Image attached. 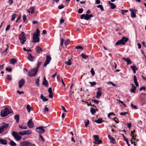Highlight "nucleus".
Wrapping results in <instances>:
<instances>
[{"mask_svg":"<svg viewBox=\"0 0 146 146\" xmlns=\"http://www.w3.org/2000/svg\"><path fill=\"white\" fill-rule=\"evenodd\" d=\"M36 33L35 32L33 35V42H36L39 41V38L38 36L40 35V31L38 29L36 30Z\"/></svg>","mask_w":146,"mask_h":146,"instance_id":"nucleus-1","label":"nucleus"},{"mask_svg":"<svg viewBox=\"0 0 146 146\" xmlns=\"http://www.w3.org/2000/svg\"><path fill=\"white\" fill-rule=\"evenodd\" d=\"M128 40V38L125 37H122L121 39L118 41L115 44L116 45H118L120 44L124 45L125 44V42L127 41Z\"/></svg>","mask_w":146,"mask_h":146,"instance_id":"nucleus-2","label":"nucleus"},{"mask_svg":"<svg viewBox=\"0 0 146 146\" xmlns=\"http://www.w3.org/2000/svg\"><path fill=\"white\" fill-rule=\"evenodd\" d=\"M38 71L37 68H34L28 72V75L30 77L34 76L36 74Z\"/></svg>","mask_w":146,"mask_h":146,"instance_id":"nucleus-3","label":"nucleus"},{"mask_svg":"<svg viewBox=\"0 0 146 146\" xmlns=\"http://www.w3.org/2000/svg\"><path fill=\"white\" fill-rule=\"evenodd\" d=\"M19 135V133L15 131H13L12 132V135L17 141H19L22 139V137Z\"/></svg>","mask_w":146,"mask_h":146,"instance_id":"nucleus-4","label":"nucleus"},{"mask_svg":"<svg viewBox=\"0 0 146 146\" xmlns=\"http://www.w3.org/2000/svg\"><path fill=\"white\" fill-rule=\"evenodd\" d=\"M9 109L7 108H5L3 110H2L1 112V115L2 117H5L10 113Z\"/></svg>","mask_w":146,"mask_h":146,"instance_id":"nucleus-5","label":"nucleus"},{"mask_svg":"<svg viewBox=\"0 0 146 146\" xmlns=\"http://www.w3.org/2000/svg\"><path fill=\"white\" fill-rule=\"evenodd\" d=\"M21 34L20 35L19 37V39L20 40V43L22 44H23L26 41V39L25 36V33L23 32H22Z\"/></svg>","mask_w":146,"mask_h":146,"instance_id":"nucleus-6","label":"nucleus"},{"mask_svg":"<svg viewBox=\"0 0 146 146\" xmlns=\"http://www.w3.org/2000/svg\"><path fill=\"white\" fill-rule=\"evenodd\" d=\"M0 127V131H1L2 133L5 131L9 127V125L4 123H3L1 124Z\"/></svg>","mask_w":146,"mask_h":146,"instance_id":"nucleus-7","label":"nucleus"},{"mask_svg":"<svg viewBox=\"0 0 146 146\" xmlns=\"http://www.w3.org/2000/svg\"><path fill=\"white\" fill-rule=\"evenodd\" d=\"M32 133V132L31 130H26L22 131H19V134L21 136H23L27 135H31Z\"/></svg>","mask_w":146,"mask_h":146,"instance_id":"nucleus-8","label":"nucleus"},{"mask_svg":"<svg viewBox=\"0 0 146 146\" xmlns=\"http://www.w3.org/2000/svg\"><path fill=\"white\" fill-rule=\"evenodd\" d=\"M46 127H37L36 128V130L37 132L39 133V134H42L45 132V130L44 129V128H46Z\"/></svg>","mask_w":146,"mask_h":146,"instance_id":"nucleus-9","label":"nucleus"},{"mask_svg":"<svg viewBox=\"0 0 146 146\" xmlns=\"http://www.w3.org/2000/svg\"><path fill=\"white\" fill-rule=\"evenodd\" d=\"M31 145V143L27 141L21 142L20 143V146H30Z\"/></svg>","mask_w":146,"mask_h":146,"instance_id":"nucleus-10","label":"nucleus"},{"mask_svg":"<svg viewBox=\"0 0 146 146\" xmlns=\"http://www.w3.org/2000/svg\"><path fill=\"white\" fill-rule=\"evenodd\" d=\"M51 59L50 56L48 55L46 56V60L44 64V67H46L47 64L49 63Z\"/></svg>","mask_w":146,"mask_h":146,"instance_id":"nucleus-11","label":"nucleus"},{"mask_svg":"<svg viewBox=\"0 0 146 146\" xmlns=\"http://www.w3.org/2000/svg\"><path fill=\"white\" fill-rule=\"evenodd\" d=\"M93 137L95 140V143L96 144H99L101 143V141L99 140L98 135H94Z\"/></svg>","mask_w":146,"mask_h":146,"instance_id":"nucleus-12","label":"nucleus"},{"mask_svg":"<svg viewBox=\"0 0 146 146\" xmlns=\"http://www.w3.org/2000/svg\"><path fill=\"white\" fill-rule=\"evenodd\" d=\"M25 81L24 79H22L19 80V87L21 88L25 84Z\"/></svg>","mask_w":146,"mask_h":146,"instance_id":"nucleus-13","label":"nucleus"},{"mask_svg":"<svg viewBox=\"0 0 146 146\" xmlns=\"http://www.w3.org/2000/svg\"><path fill=\"white\" fill-rule=\"evenodd\" d=\"M27 124L28 127L30 128H31L33 127L34 123L31 119L29 120L27 123Z\"/></svg>","mask_w":146,"mask_h":146,"instance_id":"nucleus-14","label":"nucleus"},{"mask_svg":"<svg viewBox=\"0 0 146 146\" xmlns=\"http://www.w3.org/2000/svg\"><path fill=\"white\" fill-rule=\"evenodd\" d=\"M29 55L28 57V59L31 61L33 62L34 60V58L30 53H28Z\"/></svg>","mask_w":146,"mask_h":146,"instance_id":"nucleus-15","label":"nucleus"},{"mask_svg":"<svg viewBox=\"0 0 146 146\" xmlns=\"http://www.w3.org/2000/svg\"><path fill=\"white\" fill-rule=\"evenodd\" d=\"M122 59L123 60L127 62V65H129L132 64V63L130 59L128 58H126L124 57H123Z\"/></svg>","mask_w":146,"mask_h":146,"instance_id":"nucleus-16","label":"nucleus"},{"mask_svg":"<svg viewBox=\"0 0 146 146\" xmlns=\"http://www.w3.org/2000/svg\"><path fill=\"white\" fill-rule=\"evenodd\" d=\"M42 84L43 85L45 86L46 87H48V83L47 81L46 80L45 77H44Z\"/></svg>","mask_w":146,"mask_h":146,"instance_id":"nucleus-17","label":"nucleus"},{"mask_svg":"<svg viewBox=\"0 0 146 146\" xmlns=\"http://www.w3.org/2000/svg\"><path fill=\"white\" fill-rule=\"evenodd\" d=\"M93 15L92 14L88 15V14H86L85 15V17L84 19L85 20H89L91 17H93Z\"/></svg>","mask_w":146,"mask_h":146,"instance_id":"nucleus-18","label":"nucleus"},{"mask_svg":"<svg viewBox=\"0 0 146 146\" xmlns=\"http://www.w3.org/2000/svg\"><path fill=\"white\" fill-rule=\"evenodd\" d=\"M17 60L15 58H11L10 60V63L12 65H14L17 62Z\"/></svg>","mask_w":146,"mask_h":146,"instance_id":"nucleus-19","label":"nucleus"},{"mask_svg":"<svg viewBox=\"0 0 146 146\" xmlns=\"http://www.w3.org/2000/svg\"><path fill=\"white\" fill-rule=\"evenodd\" d=\"M36 52L39 54L40 52H42V49L41 47L39 46H38L36 48Z\"/></svg>","mask_w":146,"mask_h":146,"instance_id":"nucleus-20","label":"nucleus"},{"mask_svg":"<svg viewBox=\"0 0 146 146\" xmlns=\"http://www.w3.org/2000/svg\"><path fill=\"white\" fill-rule=\"evenodd\" d=\"M109 4L110 5V8L111 9H114L116 7V6L115 5H114L113 3H111L110 1H108Z\"/></svg>","mask_w":146,"mask_h":146,"instance_id":"nucleus-21","label":"nucleus"},{"mask_svg":"<svg viewBox=\"0 0 146 146\" xmlns=\"http://www.w3.org/2000/svg\"><path fill=\"white\" fill-rule=\"evenodd\" d=\"M102 94V92H101L100 91H98L96 93V98L98 99H99L101 96Z\"/></svg>","mask_w":146,"mask_h":146,"instance_id":"nucleus-22","label":"nucleus"},{"mask_svg":"<svg viewBox=\"0 0 146 146\" xmlns=\"http://www.w3.org/2000/svg\"><path fill=\"white\" fill-rule=\"evenodd\" d=\"M134 83L135 84L136 86L137 87H138L139 86V84L137 82V79L136 78V76L135 75H134Z\"/></svg>","mask_w":146,"mask_h":146,"instance_id":"nucleus-23","label":"nucleus"},{"mask_svg":"<svg viewBox=\"0 0 146 146\" xmlns=\"http://www.w3.org/2000/svg\"><path fill=\"white\" fill-rule=\"evenodd\" d=\"M40 98L44 102L47 101L48 100V99L44 97L42 94L41 95Z\"/></svg>","mask_w":146,"mask_h":146,"instance_id":"nucleus-24","label":"nucleus"},{"mask_svg":"<svg viewBox=\"0 0 146 146\" xmlns=\"http://www.w3.org/2000/svg\"><path fill=\"white\" fill-rule=\"evenodd\" d=\"M27 111L29 113L30 112L31 110H33V108H31L30 105L28 104L27 106Z\"/></svg>","mask_w":146,"mask_h":146,"instance_id":"nucleus-25","label":"nucleus"},{"mask_svg":"<svg viewBox=\"0 0 146 146\" xmlns=\"http://www.w3.org/2000/svg\"><path fill=\"white\" fill-rule=\"evenodd\" d=\"M131 68L133 71V72L134 73H136V70H137V69L135 65L131 66Z\"/></svg>","mask_w":146,"mask_h":146,"instance_id":"nucleus-26","label":"nucleus"},{"mask_svg":"<svg viewBox=\"0 0 146 146\" xmlns=\"http://www.w3.org/2000/svg\"><path fill=\"white\" fill-rule=\"evenodd\" d=\"M19 127L22 129H26L27 128V126H24L23 123L21 125H19Z\"/></svg>","mask_w":146,"mask_h":146,"instance_id":"nucleus-27","label":"nucleus"},{"mask_svg":"<svg viewBox=\"0 0 146 146\" xmlns=\"http://www.w3.org/2000/svg\"><path fill=\"white\" fill-rule=\"evenodd\" d=\"M95 121L97 123H101L102 122V118H100L97 120Z\"/></svg>","mask_w":146,"mask_h":146,"instance_id":"nucleus-28","label":"nucleus"},{"mask_svg":"<svg viewBox=\"0 0 146 146\" xmlns=\"http://www.w3.org/2000/svg\"><path fill=\"white\" fill-rule=\"evenodd\" d=\"M9 144L11 146H16L17 145L16 143L12 140L10 141Z\"/></svg>","mask_w":146,"mask_h":146,"instance_id":"nucleus-29","label":"nucleus"},{"mask_svg":"<svg viewBox=\"0 0 146 146\" xmlns=\"http://www.w3.org/2000/svg\"><path fill=\"white\" fill-rule=\"evenodd\" d=\"M14 118L16 121V122L18 123L19 121V116L18 115H16L14 116Z\"/></svg>","mask_w":146,"mask_h":146,"instance_id":"nucleus-30","label":"nucleus"},{"mask_svg":"<svg viewBox=\"0 0 146 146\" xmlns=\"http://www.w3.org/2000/svg\"><path fill=\"white\" fill-rule=\"evenodd\" d=\"M65 63L66 64H67L68 66L72 64V63H71V60L70 59H69L68 61H66L65 62Z\"/></svg>","mask_w":146,"mask_h":146,"instance_id":"nucleus-31","label":"nucleus"},{"mask_svg":"<svg viewBox=\"0 0 146 146\" xmlns=\"http://www.w3.org/2000/svg\"><path fill=\"white\" fill-rule=\"evenodd\" d=\"M135 130H134L131 133V136L132 137V138H133V139L134 140H135L136 138L135 137V136H136V135H135V136L134 135V133H135Z\"/></svg>","mask_w":146,"mask_h":146,"instance_id":"nucleus-32","label":"nucleus"},{"mask_svg":"<svg viewBox=\"0 0 146 146\" xmlns=\"http://www.w3.org/2000/svg\"><path fill=\"white\" fill-rule=\"evenodd\" d=\"M1 143L2 145H6L7 144V141L6 140L3 139H2Z\"/></svg>","mask_w":146,"mask_h":146,"instance_id":"nucleus-33","label":"nucleus"},{"mask_svg":"<svg viewBox=\"0 0 146 146\" xmlns=\"http://www.w3.org/2000/svg\"><path fill=\"white\" fill-rule=\"evenodd\" d=\"M81 56L83 58L85 59H87L88 57V56L85 55L83 53H82L81 54Z\"/></svg>","mask_w":146,"mask_h":146,"instance_id":"nucleus-34","label":"nucleus"},{"mask_svg":"<svg viewBox=\"0 0 146 146\" xmlns=\"http://www.w3.org/2000/svg\"><path fill=\"white\" fill-rule=\"evenodd\" d=\"M98 8H99L102 11H104V9L103 8V6L101 5H97V6Z\"/></svg>","mask_w":146,"mask_h":146,"instance_id":"nucleus-35","label":"nucleus"},{"mask_svg":"<svg viewBox=\"0 0 146 146\" xmlns=\"http://www.w3.org/2000/svg\"><path fill=\"white\" fill-rule=\"evenodd\" d=\"M35 8V6H34V7H31L30 10H29V12H31V13L32 14L34 12V11Z\"/></svg>","mask_w":146,"mask_h":146,"instance_id":"nucleus-36","label":"nucleus"},{"mask_svg":"<svg viewBox=\"0 0 146 146\" xmlns=\"http://www.w3.org/2000/svg\"><path fill=\"white\" fill-rule=\"evenodd\" d=\"M40 76H39L38 77V78L36 80V84L37 85V86H39V78Z\"/></svg>","mask_w":146,"mask_h":146,"instance_id":"nucleus-37","label":"nucleus"},{"mask_svg":"<svg viewBox=\"0 0 146 146\" xmlns=\"http://www.w3.org/2000/svg\"><path fill=\"white\" fill-rule=\"evenodd\" d=\"M27 17L25 15H24L23 16V22L25 23H27Z\"/></svg>","mask_w":146,"mask_h":146,"instance_id":"nucleus-38","label":"nucleus"},{"mask_svg":"<svg viewBox=\"0 0 146 146\" xmlns=\"http://www.w3.org/2000/svg\"><path fill=\"white\" fill-rule=\"evenodd\" d=\"M90 111L91 113L93 115L96 112L95 109H93L92 108H91Z\"/></svg>","mask_w":146,"mask_h":146,"instance_id":"nucleus-39","label":"nucleus"},{"mask_svg":"<svg viewBox=\"0 0 146 146\" xmlns=\"http://www.w3.org/2000/svg\"><path fill=\"white\" fill-rule=\"evenodd\" d=\"M84 123H85V127H86L89 123V120L88 119H86L84 121Z\"/></svg>","mask_w":146,"mask_h":146,"instance_id":"nucleus-40","label":"nucleus"},{"mask_svg":"<svg viewBox=\"0 0 146 146\" xmlns=\"http://www.w3.org/2000/svg\"><path fill=\"white\" fill-rule=\"evenodd\" d=\"M136 89V87L135 86H133V88H132L130 90V91L132 93H135V91Z\"/></svg>","mask_w":146,"mask_h":146,"instance_id":"nucleus-41","label":"nucleus"},{"mask_svg":"<svg viewBox=\"0 0 146 146\" xmlns=\"http://www.w3.org/2000/svg\"><path fill=\"white\" fill-rule=\"evenodd\" d=\"M131 17L133 18L135 17H136V15L135 13L133 12H131Z\"/></svg>","mask_w":146,"mask_h":146,"instance_id":"nucleus-42","label":"nucleus"},{"mask_svg":"<svg viewBox=\"0 0 146 146\" xmlns=\"http://www.w3.org/2000/svg\"><path fill=\"white\" fill-rule=\"evenodd\" d=\"M17 16V15L16 14H14L12 16V17H11V21H13L14 20H15V18Z\"/></svg>","mask_w":146,"mask_h":146,"instance_id":"nucleus-43","label":"nucleus"},{"mask_svg":"<svg viewBox=\"0 0 146 146\" xmlns=\"http://www.w3.org/2000/svg\"><path fill=\"white\" fill-rule=\"evenodd\" d=\"M89 83L91 85V87L94 86V85H95L96 84V82H90Z\"/></svg>","mask_w":146,"mask_h":146,"instance_id":"nucleus-44","label":"nucleus"},{"mask_svg":"<svg viewBox=\"0 0 146 146\" xmlns=\"http://www.w3.org/2000/svg\"><path fill=\"white\" fill-rule=\"evenodd\" d=\"M131 106L132 108H133L135 109H137V106L136 105H133L132 103L131 104Z\"/></svg>","mask_w":146,"mask_h":146,"instance_id":"nucleus-45","label":"nucleus"},{"mask_svg":"<svg viewBox=\"0 0 146 146\" xmlns=\"http://www.w3.org/2000/svg\"><path fill=\"white\" fill-rule=\"evenodd\" d=\"M39 140L43 142H44V139L42 136L41 135H39Z\"/></svg>","mask_w":146,"mask_h":146,"instance_id":"nucleus-46","label":"nucleus"},{"mask_svg":"<svg viewBox=\"0 0 146 146\" xmlns=\"http://www.w3.org/2000/svg\"><path fill=\"white\" fill-rule=\"evenodd\" d=\"M75 48L77 49H80L81 50L83 49V48L81 46H78L75 47Z\"/></svg>","mask_w":146,"mask_h":146,"instance_id":"nucleus-47","label":"nucleus"},{"mask_svg":"<svg viewBox=\"0 0 146 146\" xmlns=\"http://www.w3.org/2000/svg\"><path fill=\"white\" fill-rule=\"evenodd\" d=\"M112 115H113L114 116L115 115V114H114V113L113 112H110V113H109V114H108V117L109 118L110 116Z\"/></svg>","mask_w":146,"mask_h":146,"instance_id":"nucleus-48","label":"nucleus"},{"mask_svg":"<svg viewBox=\"0 0 146 146\" xmlns=\"http://www.w3.org/2000/svg\"><path fill=\"white\" fill-rule=\"evenodd\" d=\"M7 79L9 80L10 81H11L12 80V77L11 75H7Z\"/></svg>","mask_w":146,"mask_h":146,"instance_id":"nucleus-49","label":"nucleus"},{"mask_svg":"<svg viewBox=\"0 0 146 146\" xmlns=\"http://www.w3.org/2000/svg\"><path fill=\"white\" fill-rule=\"evenodd\" d=\"M108 84H111L113 86H114V87L116 86V85L115 84H113V82H108Z\"/></svg>","mask_w":146,"mask_h":146,"instance_id":"nucleus-50","label":"nucleus"},{"mask_svg":"<svg viewBox=\"0 0 146 146\" xmlns=\"http://www.w3.org/2000/svg\"><path fill=\"white\" fill-rule=\"evenodd\" d=\"M90 72L92 76H94L95 74V72L93 68H92L90 70Z\"/></svg>","mask_w":146,"mask_h":146,"instance_id":"nucleus-51","label":"nucleus"},{"mask_svg":"<svg viewBox=\"0 0 146 146\" xmlns=\"http://www.w3.org/2000/svg\"><path fill=\"white\" fill-rule=\"evenodd\" d=\"M91 101L92 102H94L96 104H98L99 103V101L98 100H92Z\"/></svg>","mask_w":146,"mask_h":146,"instance_id":"nucleus-52","label":"nucleus"},{"mask_svg":"<svg viewBox=\"0 0 146 146\" xmlns=\"http://www.w3.org/2000/svg\"><path fill=\"white\" fill-rule=\"evenodd\" d=\"M110 142L111 143L114 144L115 143V140L113 138H111V140H110Z\"/></svg>","mask_w":146,"mask_h":146,"instance_id":"nucleus-53","label":"nucleus"},{"mask_svg":"<svg viewBox=\"0 0 146 146\" xmlns=\"http://www.w3.org/2000/svg\"><path fill=\"white\" fill-rule=\"evenodd\" d=\"M129 11L131 12H133L135 13L137 11V10L136 9H130Z\"/></svg>","mask_w":146,"mask_h":146,"instance_id":"nucleus-54","label":"nucleus"},{"mask_svg":"<svg viewBox=\"0 0 146 146\" xmlns=\"http://www.w3.org/2000/svg\"><path fill=\"white\" fill-rule=\"evenodd\" d=\"M64 6L63 5H59L58 6V8L59 9H60L64 8Z\"/></svg>","mask_w":146,"mask_h":146,"instance_id":"nucleus-55","label":"nucleus"},{"mask_svg":"<svg viewBox=\"0 0 146 146\" xmlns=\"http://www.w3.org/2000/svg\"><path fill=\"white\" fill-rule=\"evenodd\" d=\"M83 9H79L78 10V13H82L83 11Z\"/></svg>","mask_w":146,"mask_h":146,"instance_id":"nucleus-56","label":"nucleus"},{"mask_svg":"<svg viewBox=\"0 0 146 146\" xmlns=\"http://www.w3.org/2000/svg\"><path fill=\"white\" fill-rule=\"evenodd\" d=\"M128 12L127 10H121V12L122 15H124L125 13L127 12Z\"/></svg>","mask_w":146,"mask_h":146,"instance_id":"nucleus-57","label":"nucleus"},{"mask_svg":"<svg viewBox=\"0 0 146 146\" xmlns=\"http://www.w3.org/2000/svg\"><path fill=\"white\" fill-rule=\"evenodd\" d=\"M10 28V25H8L7 26V27H6V29H5L6 31H8V30H9V29Z\"/></svg>","mask_w":146,"mask_h":146,"instance_id":"nucleus-58","label":"nucleus"},{"mask_svg":"<svg viewBox=\"0 0 146 146\" xmlns=\"http://www.w3.org/2000/svg\"><path fill=\"white\" fill-rule=\"evenodd\" d=\"M48 92L49 94H52V88H51L50 87L48 89Z\"/></svg>","mask_w":146,"mask_h":146,"instance_id":"nucleus-59","label":"nucleus"},{"mask_svg":"<svg viewBox=\"0 0 146 146\" xmlns=\"http://www.w3.org/2000/svg\"><path fill=\"white\" fill-rule=\"evenodd\" d=\"M64 20L62 19L61 18L60 22V24L62 25L63 23L64 22Z\"/></svg>","mask_w":146,"mask_h":146,"instance_id":"nucleus-60","label":"nucleus"},{"mask_svg":"<svg viewBox=\"0 0 146 146\" xmlns=\"http://www.w3.org/2000/svg\"><path fill=\"white\" fill-rule=\"evenodd\" d=\"M146 87H145L143 86L140 88L139 91H141L142 90H146Z\"/></svg>","mask_w":146,"mask_h":146,"instance_id":"nucleus-61","label":"nucleus"},{"mask_svg":"<svg viewBox=\"0 0 146 146\" xmlns=\"http://www.w3.org/2000/svg\"><path fill=\"white\" fill-rule=\"evenodd\" d=\"M6 70L9 72H11L12 71V69L11 68H7L6 69Z\"/></svg>","mask_w":146,"mask_h":146,"instance_id":"nucleus-62","label":"nucleus"},{"mask_svg":"<svg viewBox=\"0 0 146 146\" xmlns=\"http://www.w3.org/2000/svg\"><path fill=\"white\" fill-rule=\"evenodd\" d=\"M44 111L45 112H48V109L46 106H45L44 109Z\"/></svg>","mask_w":146,"mask_h":146,"instance_id":"nucleus-63","label":"nucleus"},{"mask_svg":"<svg viewBox=\"0 0 146 146\" xmlns=\"http://www.w3.org/2000/svg\"><path fill=\"white\" fill-rule=\"evenodd\" d=\"M69 41V40L68 39L65 41L64 42V44H65V45H68V44Z\"/></svg>","mask_w":146,"mask_h":146,"instance_id":"nucleus-64","label":"nucleus"}]
</instances>
